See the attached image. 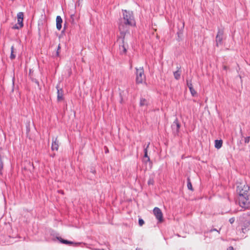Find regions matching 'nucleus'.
<instances>
[{"label":"nucleus","mask_w":250,"mask_h":250,"mask_svg":"<svg viewBox=\"0 0 250 250\" xmlns=\"http://www.w3.org/2000/svg\"><path fill=\"white\" fill-rule=\"evenodd\" d=\"M216 231V232H217L218 234H219L220 233V232H219V230H217V229H211L209 231V232H212V231Z\"/></svg>","instance_id":"a878e982"},{"label":"nucleus","mask_w":250,"mask_h":250,"mask_svg":"<svg viewBox=\"0 0 250 250\" xmlns=\"http://www.w3.org/2000/svg\"><path fill=\"white\" fill-rule=\"evenodd\" d=\"M62 20L60 16H57L56 17V27L58 30H60L62 28Z\"/></svg>","instance_id":"9b49d317"},{"label":"nucleus","mask_w":250,"mask_h":250,"mask_svg":"<svg viewBox=\"0 0 250 250\" xmlns=\"http://www.w3.org/2000/svg\"><path fill=\"white\" fill-rule=\"evenodd\" d=\"M56 239L59 241V242L62 244H66V245H74L75 246H81V247H83V245L84 244L81 243H74L73 242L69 241L67 240H65L62 238L61 237H57Z\"/></svg>","instance_id":"39448f33"},{"label":"nucleus","mask_w":250,"mask_h":250,"mask_svg":"<svg viewBox=\"0 0 250 250\" xmlns=\"http://www.w3.org/2000/svg\"><path fill=\"white\" fill-rule=\"evenodd\" d=\"M250 140V137H246L245 138V143L248 144L249 143Z\"/></svg>","instance_id":"b1692460"},{"label":"nucleus","mask_w":250,"mask_h":250,"mask_svg":"<svg viewBox=\"0 0 250 250\" xmlns=\"http://www.w3.org/2000/svg\"><path fill=\"white\" fill-rule=\"evenodd\" d=\"M107 152H108V150H106V151H105V153H107Z\"/></svg>","instance_id":"a19ab883"},{"label":"nucleus","mask_w":250,"mask_h":250,"mask_svg":"<svg viewBox=\"0 0 250 250\" xmlns=\"http://www.w3.org/2000/svg\"><path fill=\"white\" fill-rule=\"evenodd\" d=\"M187 187H188V189L192 190V191L193 190L192 188L191 183L190 179L189 178H188Z\"/></svg>","instance_id":"dca6fc26"},{"label":"nucleus","mask_w":250,"mask_h":250,"mask_svg":"<svg viewBox=\"0 0 250 250\" xmlns=\"http://www.w3.org/2000/svg\"><path fill=\"white\" fill-rule=\"evenodd\" d=\"M187 86H188L189 89V87H191V88L193 87L192 84V83H191V81H188V80H187Z\"/></svg>","instance_id":"412c9836"},{"label":"nucleus","mask_w":250,"mask_h":250,"mask_svg":"<svg viewBox=\"0 0 250 250\" xmlns=\"http://www.w3.org/2000/svg\"><path fill=\"white\" fill-rule=\"evenodd\" d=\"M245 220L242 227V230L244 233L250 229V220Z\"/></svg>","instance_id":"6e6552de"},{"label":"nucleus","mask_w":250,"mask_h":250,"mask_svg":"<svg viewBox=\"0 0 250 250\" xmlns=\"http://www.w3.org/2000/svg\"><path fill=\"white\" fill-rule=\"evenodd\" d=\"M14 46H12L11 47V54L10 56V58L11 60H13L16 58V55L14 54Z\"/></svg>","instance_id":"2eb2a0df"},{"label":"nucleus","mask_w":250,"mask_h":250,"mask_svg":"<svg viewBox=\"0 0 250 250\" xmlns=\"http://www.w3.org/2000/svg\"><path fill=\"white\" fill-rule=\"evenodd\" d=\"M180 126L181 125L179 123L177 118H176L171 125V128L173 131V133L175 135L178 134Z\"/></svg>","instance_id":"423d86ee"},{"label":"nucleus","mask_w":250,"mask_h":250,"mask_svg":"<svg viewBox=\"0 0 250 250\" xmlns=\"http://www.w3.org/2000/svg\"><path fill=\"white\" fill-rule=\"evenodd\" d=\"M3 168V163L1 159V155H0V174L2 175V170Z\"/></svg>","instance_id":"f3484780"},{"label":"nucleus","mask_w":250,"mask_h":250,"mask_svg":"<svg viewBox=\"0 0 250 250\" xmlns=\"http://www.w3.org/2000/svg\"><path fill=\"white\" fill-rule=\"evenodd\" d=\"M56 56H59V51H57L56 52Z\"/></svg>","instance_id":"473e14b6"},{"label":"nucleus","mask_w":250,"mask_h":250,"mask_svg":"<svg viewBox=\"0 0 250 250\" xmlns=\"http://www.w3.org/2000/svg\"><path fill=\"white\" fill-rule=\"evenodd\" d=\"M153 213L156 218L159 221L162 222L163 220V215L161 210L158 207H155L153 209Z\"/></svg>","instance_id":"0eeeda50"},{"label":"nucleus","mask_w":250,"mask_h":250,"mask_svg":"<svg viewBox=\"0 0 250 250\" xmlns=\"http://www.w3.org/2000/svg\"><path fill=\"white\" fill-rule=\"evenodd\" d=\"M240 133L241 134V135L242 136L243 134H242V131L241 129H240Z\"/></svg>","instance_id":"e433bc0d"},{"label":"nucleus","mask_w":250,"mask_h":250,"mask_svg":"<svg viewBox=\"0 0 250 250\" xmlns=\"http://www.w3.org/2000/svg\"><path fill=\"white\" fill-rule=\"evenodd\" d=\"M189 90L190 92V93L192 96H194L196 95L197 92L194 89V88L189 87Z\"/></svg>","instance_id":"6ab92c4d"},{"label":"nucleus","mask_w":250,"mask_h":250,"mask_svg":"<svg viewBox=\"0 0 250 250\" xmlns=\"http://www.w3.org/2000/svg\"><path fill=\"white\" fill-rule=\"evenodd\" d=\"M149 143H148V145H147V146H146V147H145L144 148V153H145L146 152L147 153V148L149 147Z\"/></svg>","instance_id":"cd10ccee"},{"label":"nucleus","mask_w":250,"mask_h":250,"mask_svg":"<svg viewBox=\"0 0 250 250\" xmlns=\"http://www.w3.org/2000/svg\"><path fill=\"white\" fill-rule=\"evenodd\" d=\"M227 250H234L233 247L230 246L229 247V248L227 249Z\"/></svg>","instance_id":"7c9ffc66"},{"label":"nucleus","mask_w":250,"mask_h":250,"mask_svg":"<svg viewBox=\"0 0 250 250\" xmlns=\"http://www.w3.org/2000/svg\"><path fill=\"white\" fill-rule=\"evenodd\" d=\"M61 49L60 44H59L57 48V51H59Z\"/></svg>","instance_id":"2f4dec72"},{"label":"nucleus","mask_w":250,"mask_h":250,"mask_svg":"<svg viewBox=\"0 0 250 250\" xmlns=\"http://www.w3.org/2000/svg\"><path fill=\"white\" fill-rule=\"evenodd\" d=\"M242 217L245 219L250 220V210L246 213H244L242 215Z\"/></svg>","instance_id":"4468645a"},{"label":"nucleus","mask_w":250,"mask_h":250,"mask_svg":"<svg viewBox=\"0 0 250 250\" xmlns=\"http://www.w3.org/2000/svg\"><path fill=\"white\" fill-rule=\"evenodd\" d=\"M122 47H123V48L124 52V53H126V48H125V45H123L122 46Z\"/></svg>","instance_id":"c756f323"},{"label":"nucleus","mask_w":250,"mask_h":250,"mask_svg":"<svg viewBox=\"0 0 250 250\" xmlns=\"http://www.w3.org/2000/svg\"><path fill=\"white\" fill-rule=\"evenodd\" d=\"M59 147V142L57 141V139L55 138V139L53 138L52 146H51V149L52 150H58Z\"/></svg>","instance_id":"f8f14e48"},{"label":"nucleus","mask_w":250,"mask_h":250,"mask_svg":"<svg viewBox=\"0 0 250 250\" xmlns=\"http://www.w3.org/2000/svg\"><path fill=\"white\" fill-rule=\"evenodd\" d=\"M59 192H60L61 193H63V191H60Z\"/></svg>","instance_id":"4c0bfd02"},{"label":"nucleus","mask_w":250,"mask_h":250,"mask_svg":"<svg viewBox=\"0 0 250 250\" xmlns=\"http://www.w3.org/2000/svg\"><path fill=\"white\" fill-rule=\"evenodd\" d=\"M180 73L179 71H176L174 72V76L175 79L179 80L180 78Z\"/></svg>","instance_id":"a211bd4d"},{"label":"nucleus","mask_w":250,"mask_h":250,"mask_svg":"<svg viewBox=\"0 0 250 250\" xmlns=\"http://www.w3.org/2000/svg\"><path fill=\"white\" fill-rule=\"evenodd\" d=\"M91 172L92 173H95V172H96V171H95V170H92L91 171Z\"/></svg>","instance_id":"c9c22d12"},{"label":"nucleus","mask_w":250,"mask_h":250,"mask_svg":"<svg viewBox=\"0 0 250 250\" xmlns=\"http://www.w3.org/2000/svg\"><path fill=\"white\" fill-rule=\"evenodd\" d=\"M184 23L183 22V27H184Z\"/></svg>","instance_id":"ea45409f"},{"label":"nucleus","mask_w":250,"mask_h":250,"mask_svg":"<svg viewBox=\"0 0 250 250\" xmlns=\"http://www.w3.org/2000/svg\"><path fill=\"white\" fill-rule=\"evenodd\" d=\"M94 250H100L99 249H95ZM102 250H104V249H102Z\"/></svg>","instance_id":"58836bf2"},{"label":"nucleus","mask_w":250,"mask_h":250,"mask_svg":"<svg viewBox=\"0 0 250 250\" xmlns=\"http://www.w3.org/2000/svg\"><path fill=\"white\" fill-rule=\"evenodd\" d=\"M223 69H224V70H227V67L226 66H223Z\"/></svg>","instance_id":"72a5a7b5"},{"label":"nucleus","mask_w":250,"mask_h":250,"mask_svg":"<svg viewBox=\"0 0 250 250\" xmlns=\"http://www.w3.org/2000/svg\"><path fill=\"white\" fill-rule=\"evenodd\" d=\"M35 83H37L38 85H39V82H38V81H37V80H36V81H35Z\"/></svg>","instance_id":"f704fd0d"},{"label":"nucleus","mask_w":250,"mask_h":250,"mask_svg":"<svg viewBox=\"0 0 250 250\" xmlns=\"http://www.w3.org/2000/svg\"><path fill=\"white\" fill-rule=\"evenodd\" d=\"M146 100L145 99L141 98L140 99V106H142L146 104Z\"/></svg>","instance_id":"aec40b11"},{"label":"nucleus","mask_w":250,"mask_h":250,"mask_svg":"<svg viewBox=\"0 0 250 250\" xmlns=\"http://www.w3.org/2000/svg\"><path fill=\"white\" fill-rule=\"evenodd\" d=\"M223 141L221 140H216L215 141V147L219 149L222 146Z\"/></svg>","instance_id":"ddd939ff"},{"label":"nucleus","mask_w":250,"mask_h":250,"mask_svg":"<svg viewBox=\"0 0 250 250\" xmlns=\"http://www.w3.org/2000/svg\"><path fill=\"white\" fill-rule=\"evenodd\" d=\"M144 159H145V158H146V162L150 161V158H149V157H148V155H147V152H146L145 153H144Z\"/></svg>","instance_id":"5701e85b"},{"label":"nucleus","mask_w":250,"mask_h":250,"mask_svg":"<svg viewBox=\"0 0 250 250\" xmlns=\"http://www.w3.org/2000/svg\"><path fill=\"white\" fill-rule=\"evenodd\" d=\"M148 185H153V180L150 179L147 182Z\"/></svg>","instance_id":"bb28decb"},{"label":"nucleus","mask_w":250,"mask_h":250,"mask_svg":"<svg viewBox=\"0 0 250 250\" xmlns=\"http://www.w3.org/2000/svg\"><path fill=\"white\" fill-rule=\"evenodd\" d=\"M20 28V26H18L17 24L14 25L13 26V27H12V28H13V29H19Z\"/></svg>","instance_id":"c85d7f7f"},{"label":"nucleus","mask_w":250,"mask_h":250,"mask_svg":"<svg viewBox=\"0 0 250 250\" xmlns=\"http://www.w3.org/2000/svg\"><path fill=\"white\" fill-rule=\"evenodd\" d=\"M136 69V83L137 84L143 83L146 80V76L143 67L135 68Z\"/></svg>","instance_id":"7ed1b4c3"},{"label":"nucleus","mask_w":250,"mask_h":250,"mask_svg":"<svg viewBox=\"0 0 250 250\" xmlns=\"http://www.w3.org/2000/svg\"><path fill=\"white\" fill-rule=\"evenodd\" d=\"M23 12H19L17 14V21H18V24H19L20 25V27H22L23 26Z\"/></svg>","instance_id":"9d476101"},{"label":"nucleus","mask_w":250,"mask_h":250,"mask_svg":"<svg viewBox=\"0 0 250 250\" xmlns=\"http://www.w3.org/2000/svg\"><path fill=\"white\" fill-rule=\"evenodd\" d=\"M237 191L239 193V204L241 207L245 209L250 208V194L249 187L248 185H240L237 186Z\"/></svg>","instance_id":"f03ea898"},{"label":"nucleus","mask_w":250,"mask_h":250,"mask_svg":"<svg viewBox=\"0 0 250 250\" xmlns=\"http://www.w3.org/2000/svg\"><path fill=\"white\" fill-rule=\"evenodd\" d=\"M122 12L123 18L119 20L118 26L124 42L125 35L129 33V27L135 26L136 22L133 12L126 10H122Z\"/></svg>","instance_id":"f257e3e1"},{"label":"nucleus","mask_w":250,"mask_h":250,"mask_svg":"<svg viewBox=\"0 0 250 250\" xmlns=\"http://www.w3.org/2000/svg\"><path fill=\"white\" fill-rule=\"evenodd\" d=\"M235 221L234 217H231L229 219V222L230 224H233Z\"/></svg>","instance_id":"393cba45"},{"label":"nucleus","mask_w":250,"mask_h":250,"mask_svg":"<svg viewBox=\"0 0 250 250\" xmlns=\"http://www.w3.org/2000/svg\"><path fill=\"white\" fill-rule=\"evenodd\" d=\"M138 222H139V225L140 226H142L144 224V223H145V222H144V220L143 219H142V218H139V219Z\"/></svg>","instance_id":"4be33fe9"},{"label":"nucleus","mask_w":250,"mask_h":250,"mask_svg":"<svg viewBox=\"0 0 250 250\" xmlns=\"http://www.w3.org/2000/svg\"><path fill=\"white\" fill-rule=\"evenodd\" d=\"M57 89V100L61 101L63 99V91L62 88L59 87V84L56 86Z\"/></svg>","instance_id":"1a4fd4ad"},{"label":"nucleus","mask_w":250,"mask_h":250,"mask_svg":"<svg viewBox=\"0 0 250 250\" xmlns=\"http://www.w3.org/2000/svg\"><path fill=\"white\" fill-rule=\"evenodd\" d=\"M223 29L218 28L215 40L216 46H219V45H221L223 44Z\"/></svg>","instance_id":"20e7f679"}]
</instances>
